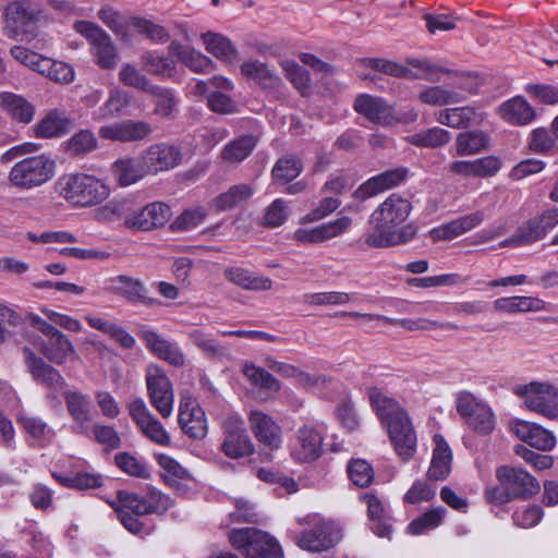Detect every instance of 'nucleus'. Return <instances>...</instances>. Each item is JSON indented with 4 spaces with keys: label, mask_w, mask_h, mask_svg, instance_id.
Instances as JSON below:
<instances>
[{
    "label": "nucleus",
    "mask_w": 558,
    "mask_h": 558,
    "mask_svg": "<svg viewBox=\"0 0 558 558\" xmlns=\"http://www.w3.org/2000/svg\"><path fill=\"white\" fill-rule=\"evenodd\" d=\"M367 396L376 415L387 427L397 453L404 461L409 460L415 452L416 434L408 413L396 399L389 397L380 388H368Z\"/></svg>",
    "instance_id": "1"
},
{
    "label": "nucleus",
    "mask_w": 558,
    "mask_h": 558,
    "mask_svg": "<svg viewBox=\"0 0 558 558\" xmlns=\"http://www.w3.org/2000/svg\"><path fill=\"white\" fill-rule=\"evenodd\" d=\"M412 210L411 203L398 194L388 196L371 215L373 230L365 242L371 247H389L410 240L404 230L397 228L403 223Z\"/></svg>",
    "instance_id": "2"
},
{
    "label": "nucleus",
    "mask_w": 558,
    "mask_h": 558,
    "mask_svg": "<svg viewBox=\"0 0 558 558\" xmlns=\"http://www.w3.org/2000/svg\"><path fill=\"white\" fill-rule=\"evenodd\" d=\"M54 186L61 197L78 207L95 206L109 196L108 186L86 173H65L57 180Z\"/></svg>",
    "instance_id": "3"
},
{
    "label": "nucleus",
    "mask_w": 558,
    "mask_h": 558,
    "mask_svg": "<svg viewBox=\"0 0 558 558\" xmlns=\"http://www.w3.org/2000/svg\"><path fill=\"white\" fill-rule=\"evenodd\" d=\"M229 542L245 558L283 557L279 543L267 532L258 529H234L229 533Z\"/></svg>",
    "instance_id": "4"
},
{
    "label": "nucleus",
    "mask_w": 558,
    "mask_h": 558,
    "mask_svg": "<svg viewBox=\"0 0 558 558\" xmlns=\"http://www.w3.org/2000/svg\"><path fill=\"white\" fill-rule=\"evenodd\" d=\"M56 171V162L41 154L17 161L10 170L9 182L22 190H31L50 181Z\"/></svg>",
    "instance_id": "5"
},
{
    "label": "nucleus",
    "mask_w": 558,
    "mask_h": 558,
    "mask_svg": "<svg viewBox=\"0 0 558 558\" xmlns=\"http://www.w3.org/2000/svg\"><path fill=\"white\" fill-rule=\"evenodd\" d=\"M354 110L366 118L368 121L389 126L399 122H414L417 119V112L411 110L404 118H399L392 105L385 98L361 94L355 98Z\"/></svg>",
    "instance_id": "6"
},
{
    "label": "nucleus",
    "mask_w": 558,
    "mask_h": 558,
    "mask_svg": "<svg viewBox=\"0 0 558 558\" xmlns=\"http://www.w3.org/2000/svg\"><path fill=\"white\" fill-rule=\"evenodd\" d=\"M515 393L524 399L529 410L549 420H558V388L554 385L532 381L518 387Z\"/></svg>",
    "instance_id": "7"
},
{
    "label": "nucleus",
    "mask_w": 558,
    "mask_h": 558,
    "mask_svg": "<svg viewBox=\"0 0 558 558\" xmlns=\"http://www.w3.org/2000/svg\"><path fill=\"white\" fill-rule=\"evenodd\" d=\"M312 527L303 531L296 544L308 551H325L336 546L342 538L341 529L332 521L314 515L310 519Z\"/></svg>",
    "instance_id": "8"
},
{
    "label": "nucleus",
    "mask_w": 558,
    "mask_h": 558,
    "mask_svg": "<svg viewBox=\"0 0 558 558\" xmlns=\"http://www.w3.org/2000/svg\"><path fill=\"white\" fill-rule=\"evenodd\" d=\"M146 387L151 405L159 414L168 418L173 410L174 393L170 379L157 365H148L146 369Z\"/></svg>",
    "instance_id": "9"
},
{
    "label": "nucleus",
    "mask_w": 558,
    "mask_h": 558,
    "mask_svg": "<svg viewBox=\"0 0 558 558\" xmlns=\"http://www.w3.org/2000/svg\"><path fill=\"white\" fill-rule=\"evenodd\" d=\"M457 411L480 434L487 435L495 428V416L490 408L468 391L459 393Z\"/></svg>",
    "instance_id": "10"
},
{
    "label": "nucleus",
    "mask_w": 558,
    "mask_h": 558,
    "mask_svg": "<svg viewBox=\"0 0 558 558\" xmlns=\"http://www.w3.org/2000/svg\"><path fill=\"white\" fill-rule=\"evenodd\" d=\"M223 440L220 450L230 459H241L254 452L243 421L239 416L227 417L222 422Z\"/></svg>",
    "instance_id": "11"
},
{
    "label": "nucleus",
    "mask_w": 558,
    "mask_h": 558,
    "mask_svg": "<svg viewBox=\"0 0 558 558\" xmlns=\"http://www.w3.org/2000/svg\"><path fill=\"white\" fill-rule=\"evenodd\" d=\"M171 208L162 202H153L126 213L123 223L135 231H150L163 227L171 218Z\"/></svg>",
    "instance_id": "12"
},
{
    "label": "nucleus",
    "mask_w": 558,
    "mask_h": 558,
    "mask_svg": "<svg viewBox=\"0 0 558 558\" xmlns=\"http://www.w3.org/2000/svg\"><path fill=\"white\" fill-rule=\"evenodd\" d=\"M27 368L33 379L48 389L47 398L58 401V392L66 387V383L60 372L35 355L29 349H24Z\"/></svg>",
    "instance_id": "13"
},
{
    "label": "nucleus",
    "mask_w": 558,
    "mask_h": 558,
    "mask_svg": "<svg viewBox=\"0 0 558 558\" xmlns=\"http://www.w3.org/2000/svg\"><path fill=\"white\" fill-rule=\"evenodd\" d=\"M36 20V10L29 1L21 0L9 3L4 10V34L19 39L32 32Z\"/></svg>",
    "instance_id": "14"
},
{
    "label": "nucleus",
    "mask_w": 558,
    "mask_h": 558,
    "mask_svg": "<svg viewBox=\"0 0 558 558\" xmlns=\"http://www.w3.org/2000/svg\"><path fill=\"white\" fill-rule=\"evenodd\" d=\"M499 484L506 485L514 499H529L538 494V481L520 468L509 465L499 466L496 471Z\"/></svg>",
    "instance_id": "15"
},
{
    "label": "nucleus",
    "mask_w": 558,
    "mask_h": 558,
    "mask_svg": "<svg viewBox=\"0 0 558 558\" xmlns=\"http://www.w3.org/2000/svg\"><path fill=\"white\" fill-rule=\"evenodd\" d=\"M129 413L140 430L153 442L169 446L171 437L162 424L150 413L143 399L137 398L129 404Z\"/></svg>",
    "instance_id": "16"
},
{
    "label": "nucleus",
    "mask_w": 558,
    "mask_h": 558,
    "mask_svg": "<svg viewBox=\"0 0 558 558\" xmlns=\"http://www.w3.org/2000/svg\"><path fill=\"white\" fill-rule=\"evenodd\" d=\"M322 453V433L313 425L300 427L291 445V457L301 463H308L317 460Z\"/></svg>",
    "instance_id": "17"
},
{
    "label": "nucleus",
    "mask_w": 558,
    "mask_h": 558,
    "mask_svg": "<svg viewBox=\"0 0 558 558\" xmlns=\"http://www.w3.org/2000/svg\"><path fill=\"white\" fill-rule=\"evenodd\" d=\"M106 290L131 303H141L146 306H154L159 303L157 299L148 295V289L141 279L128 275L109 278Z\"/></svg>",
    "instance_id": "18"
},
{
    "label": "nucleus",
    "mask_w": 558,
    "mask_h": 558,
    "mask_svg": "<svg viewBox=\"0 0 558 558\" xmlns=\"http://www.w3.org/2000/svg\"><path fill=\"white\" fill-rule=\"evenodd\" d=\"M63 398L66 410L73 420L72 432L88 436L93 420L90 397L80 391L68 390L64 392Z\"/></svg>",
    "instance_id": "19"
},
{
    "label": "nucleus",
    "mask_w": 558,
    "mask_h": 558,
    "mask_svg": "<svg viewBox=\"0 0 558 558\" xmlns=\"http://www.w3.org/2000/svg\"><path fill=\"white\" fill-rule=\"evenodd\" d=\"M151 131L150 124L145 121L123 120L100 126L98 134L104 140L126 143L143 141Z\"/></svg>",
    "instance_id": "20"
},
{
    "label": "nucleus",
    "mask_w": 558,
    "mask_h": 558,
    "mask_svg": "<svg viewBox=\"0 0 558 558\" xmlns=\"http://www.w3.org/2000/svg\"><path fill=\"white\" fill-rule=\"evenodd\" d=\"M141 158L147 173L155 174L177 167L181 161V153L177 147L161 143L149 146Z\"/></svg>",
    "instance_id": "21"
},
{
    "label": "nucleus",
    "mask_w": 558,
    "mask_h": 558,
    "mask_svg": "<svg viewBox=\"0 0 558 558\" xmlns=\"http://www.w3.org/2000/svg\"><path fill=\"white\" fill-rule=\"evenodd\" d=\"M407 174L405 168H396L372 177L355 190L354 197L363 201L396 187L405 180Z\"/></svg>",
    "instance_id": "22"
},
{
    "label": "nucleus",
    "mask_w": 558,
    "mask_h": 558,
    "mask_svg": "<svg viewBox=\"0 0 558 558\" xmlns=\"http://www.w3.org/2000/svg\"><path fill=\"white\" fill-rule=\"evenodd\" d=\"M178 421L184 434L191 438L202 439L207 434L205 413L193 400L181 401Z\"/></svg>",
    "instance_id": "23"
},
{
    "label": "nucleus",
    "mask_w": 558,
    "mask_h": 558,
    "mask_svg": "<svg viewBox=\"0 0 558 558\" xmlns=\"http://www.w3.org/2000/svg\"><path fill=\"white\" fill-rule=\"evenodd\" d=\"M518 438L542 451H550L556 446L554 434L538 424L515 421L511 427Z\"/></svg>",
    "instance_id": "24"
},
{
    "label": "nucleus",
    "mask_w": 558,
    "mask_h": 558,
    "mask_svg": "<svg viewBox=\"0 0 558 558\" xmlns=\"http://www.w3.org/2000/svg\"><path fill=\"white\" fill-rule=\"evenodd\" d=\"M140 338L146 347L159 359L167 361L173 366H183L185 356L175 342L162 338L153 330H142Z\"/></svg>",
    "instance_id": "25"
},
{
    "label": "nucleus",
    "mask_w": 558,
    "mask_h": 558,
    "mask_svg": "<svg viewBox=\"0 0 558 558\" xmlns=\"http://www.w3.org/2000/svg\"><path fill=\"white\" fill-rule=\"evenodd\" d=\"M248 421L259 442L270 449H278L281 446V429L269 415L260 411H252Z\"/></svg>",
    "instance_id": "26"
},
{
    "label": "nucleus",
    "mask_w": 558,
    "mask_h": 558,
    "mask_svg": "<svg viewBox=\"0 0 558 558\" xmlns=\"http://www.w3.org/2000/svg\"><path fill=\"white\" fill-rule=\"evenodd\" d=\"M73 126L70 116L60 109H53L34 125L33 132L37 138H52L66 134Z\"/></svg>",
    "instance_id": "27"
},
{
    "label": "nucleus",
    "mask_w": 558,
    "mask_h": 558,
    "mask_svg": "<svg viewBox=\"0 0 558 558\" xmlns=\"http://www.w3.org/2000/svg\"><path fill=\"white\" fill-rule=\"evenodd\" d=\"M493 305L495 312L511 315L546 310V302L542 299L524 295L499 298L494 301Z\"/></svg>",
    "instance_id": "28"
},
{
    "label": "nucleus",
    "mask_w": 558,
    "mask_h": 558,
    "mask_svg": "<svg viewBox=\"0 0 558 558\" xmlns=\"http://www.w3.org/2000/svg\"><path fill=\"white\" fill-rule=\"evenodd\" d=\"M0 107L19 123L28 124L35 116V107L23 96L11 92L0 93Z\"/></svg>",
    "instance_id": "29"
},
{
    "label": "nucleus",
    "mask_w": 558,
    "mask_h": 558,
    "mask_svg": "<svg viewBox=\"0 0 558 558\" xmlns=\"http://www.w3.org/2000/svg\"><path fill=\"white\" fill-rule=\"evenodd\" d=\"M435 448L427 476L433 481H444L451 470L452 453L441 435L434 437Z\"/></svg>",
    "instance_id": "30"
},
{
    "label": "nucleus",
    "mask_w": 558,
    "mask_h": 558,
    "mask_svg": "<svg viewBox=\"0 0 558 558\" xmlns=\"http://www.w3.org/2000/svg\"><path fill=\"white\" fill-rule=\"evenodd\" d=\"M502 120L513 125H525L535 118V111L530 104L520 96L502 102L498 108Z\"/></svg>",
    "instance_id": "31"
},
{
    "label": "nucleus",
    "mask_w": 558,
    "mask_h": 558,
    "mask_svg": "<svg viewBox=\"0 0 558 558\" xmlns=\"http://www.w3.org/2000/svg\"><path fill=\"white\" fill-rule=\"evenodd\" d=\"M435 120L452 129H468L481 121L475 108L470 106L439 110L435 113Z\"/></svg>",
    "instance_id": "32"
},
{
    "label": "nucleus",
    "mask_w": 558,
    "mask_h": 558,
    "mask_svg": "<svg viewBox=\"0 0 558 558\" xmlns=\"http://www.w3.org/2000/svg\"><path fill=\"white\" fill-rule=\"evenodd\" d=\"M223 275L230 282L245 290L264 291L272 287L270 278L257 276L242 267H228L225 269Z\"/></svg>",
    "instance_id": "33"
},
{
    "label": "nucleus",
    "mask_w": 558,
    "mask_h": 558,
    "mask_svg": "<svg viewBox=\"0 0 558 558\" xmlns=\"http://www.w3.org/2000/svg\"><path fill=\"white\" fill-rule=\"evenodd\" d=\"M489 136L480 130L465 131L457 135L454 142V155L473 156L488 148Z\"/></svg>",
    "instance_id": "34"
},
{
    "label": "nucleus",
    "mask_w": 558,
    "mask_h": 558,
    "mask_svg": "<svg viewBox=\"0 0 558 558\" xmlns=\"http://www.w3.org/2000/svg\"><path fill=\"white\" fill-rule=\"evenodd\" d=\"M112 171L121 186L132 185L148 174L142 158L119 159L113 163Z\"/></svg>",
    "instance_id": "35"
},
{
    "label": "nucleus",
    "mask_w": 558,
    "mask_h": 558,
    "mask_svg": "<svg viewBox=\"0 0 558 558\" xmlns=\"http://www.w3.org/2000/svg\"><path fill=\"white\" fill-rule=\"evenodd\" d=\"M39 350L51 363L58 365L63 364L69 355L75 352L72 342L62 332H58L46 342L43 341Z\"/></svg>",
    "instance_id": "36"
},
{
    "label": "nucleus",
    "mask_w": 558,
    "mask_h": 558,
    "mask_svg": "<svg viewBox=\"0 0 558 558\" xmlns=\"http://www.w3.org/2000/svg\"><path fill=\"white\" fill-rule=\"evenodd\" d=\"M241 73L255 80L264 88H276L281 80L267 64L258 60H248L241 65Z\"/></svg>",
    "instance_id": "37"
},
{
    "label": "nucleus",
    "mask_w": 558,
    "mask_h": 558,
    "mask_svg": "<svg viewBox=\"0 0 558 558\" xmlns=\"http://www.w3.org/2000/svg\"><path fill=\"white\" fill-rule=\"evenodd\" d=\"M206 50L217 59L231 63L236 59V49L227 37L208 32L202 35Z\"/></svg>",
    "instance_id": "38"
},
{
    "label": "nucleus",
    "mask_w": 558,
    "mask_h": 558,
    "mask_svg": "<svg viewBox=\"0 0 558 558\" xmlns=\"http://www.w3.org/2000/svg\"><path fill=\"white\" fill-rule=\"evenodd\" d=\"M451 133L448 130L434 126L422 130L407 137L408 143L416 147L439 148L451 141Z\"/></svg>",
    "instance_id": "39"
},
{
    "label": "nucleus",
    "mask_w": 558,
    "mask_h": 558,
    "mask_svg": "<svg viewBox=\"0 0 558 558\" xmlns=\"http://www.w3.org/2000/svg\"><path fill=\"white\" fill-rule=\"evenodd\" d=\"M257 138L244 135L228 143L221 150V158L228 163H238L246 159L254 150Z\"/></svg>",
    "instance_id": "40"
},
{
    "label": "nucleus",
    "mask_w": 558,
    "mask_h": 558,
    "mask_svg": "<svg viewBox=\"0 0 558 558\" xmlns=\"http://www.w3.org/2000/svg\"><path fill=\"white\" fill-rule=\"evenodd\" d=\"M143 69L157 77L170 78L175 72V63L172 59L157 53L156 51H147L142 58Z\"/></svg>",
    "instance_id": "41"
},
{
    "label": "nucleus",
    "mask_w": 558,
    "mask_h": 558,
    "mask_svg": "<svg viewBox=\"0 0 558 558\" xmlns=\"http://www.w3.org/2000/svg\"><path fill=\"white\" fill-rule=\"evenodd\" d=\"M253 194L254 189L252 185L246 183L235 184L227 192L218 195L213 204L217 211H226L248 199Z\"/></svg>",
    "instance_id": "42"
},
{
    "label": "nucleus",
    "mask_w": 558,
    "mask_h": 558,
    "mask_svg": "<svg viewBox=\"0 0 558 558\" xmlns=\"http://www.w3.org/2000/svg\"><path fill=\"white\" fill-rule=\"evenodd\" d=\"M362 499L367 505L368 518L374 522L373 531L380 537H389L391 526L383 521L385 508L381 500L372 493H365Z\"/></svg>",
    "instance_id": "43"
},
{
    "label": "nucleus",
    "mask_w": 558,
    "mask_h": 558,
    "mask_svg": "<svg viewBox=\"0 0 558 558\" xmlns=\"http://www.w3.org/2000/svg\"><path fill=\"white\" fill-rule=\"evenodd\" d=\"M417 97L421 102L437 107L457 104L463 100L460 93L446 89L438 85L425 87L420 92Z\"/></svg>",
    "instance_id": "44"
},
{
    "label": "nucleus",
    "mask_w": 558,
    "mask_h": 558,
    "mask_svg": "<svg viewBox=\"0 0 558 558\" xmlns=\"http://www.w3.org/2000/svg\"><path fill=\"white\" fill-rule=\"evenodd\" d=\"M361 63L366 68L397 78H415L418 76L413 74V70L407 65L381 58H364Z\"/></svg>",
    "instance_id": "45"
},
{
    "label": "nucleus",
    "mask_w": 558,
    "mask_h": 558,
    "mask_svg": "<svg viewBox=\"0 0 558 558\" xmlns=\"http://www.w3.org/2000/svg\"><path fill=\"white\" fill-rule=\"evenodd\" d=\"M243 374L253 386L259 389L278 392L281 388L280 383L269 372L253 363H246L243 366Z\"/></svg>",
    "instance_id": "46"
},
{
    "label": "nucleus",
    "mask_w": 558,
    "mask_h": 558,
    "mask_svg": "<svg viewBox=\"0 0 558 558\" xmlns=\"http://www.w3.org/2000/svg\"><path fill=\"white\" fill-rule=\"evenodd\" d=\"M155 98V113L162 118H171L177 110L178 99L173 92L158 86L153 85L147 92Z\"/></svg>",
    "instance_id": "47"
},
{
    "label": "nucleus",
    "mask_w": 558,
    "mask_h": 558,
    "mask_svg": "<svg viewBox=\"0 0 558 558\" xmlns=\"http://www.w3.org/2000/svg\"><path fill=\"white\" fill-rule=\"evenodd\" d=\"M130 105L128 93L120 88H112L108 99L98 109V119H111L119 116Z\"/></svg>",
    "instance_id": "48"
},
{
    "label": "nucleus",
    "mask_w": 558,
    "mask_h": 558,
    "mask_svg": "<svg viewBox=\"0 0 558 558\" xmlns=\"http://www.w3.org/2000/svg\"><path fill=\"white\" fill-rule=\"evenodd\" d=\"M129 25L132 27L131 31L137 32L155 44H163L169 40L168 32L154 22L142 19V17H130Z\"/></svg>",
    "instance_id": "49"
},
{
    "label": "nucleus",
    "mask_w": 558,
    "mask_h": 558,
    "mask_svg": "<svg viewBox=\"0 0 558 558\" xmlns=\"http://www.w3.org/2000/svg\"><path fill=\"white\" fill-rule=\"evenodd\" d=\"M347 470L349 478L357 487L365 488L368 487L374 482V469L364 459L350 460Z\"/></svg>",
    "instance_id": "50"
},
{
    "label": "nucleus",
    "mask_w": 558,
    "mask_h": 558,
    "mask_svg": "<svg viewBox=\"0 0 558 558\" xmlns=\"http://www.w3.org/2000/svg\"><path fill=\"white\" fill-rule=\"evenodd\" d=\"M446 513V509L442 507L432 509L421 517L414 519L409 525L408 531L412 535H420L428 530L437 527Z\"/></svg>",
    "instance_id": "51"
},
{
    "label": "nucleus",
    "mask_w": 558,
    "mask_h": 558,
    "mask_svg": "<svg viewBox=\"0 0 558 558\" xmlns=\"http://www.w3.org/2000/svg\"><path fill=\"white\" fill-rule=\"evenodd\" d=\"M408 68L413 70V74L418 75L414 80H426L429 82H437L438 73H448L449 70L433 63L428 59H407L405 64Z\"/></svg>",
    "instance_id": "52"
},
{
    "label": "nucleus",
    "mask_w": 558,
    "mask_h": 558,
    "mask_svg": "<svg viewBox=\"0 0 558 558\" xmlns=\"http://www.w3.org/2000/svg\"><path fill=\"white\" fill-rule=\"evenodd\" d=\"M192 342L209 357H219L226 354V348L216 341L211 335L202 329H193L189 332Z\"/></svg>",
    "instance_id": "53"
},
{
    "label": "nucleus",
    "mask_w": 558,
    "mask_h": 558,
    "mask_svg": "<svg viewBox=\"0 0 558 558\" xmlns=\"http://www.w3.org/2000/svg\"><path fill=\"white\" fill-rule=\"evenodd\" d=\"M97 147L95 134L89 130H81L68 142L65 150L68 154L77 156L93 151Z\"/></svg>",
    "instance_id": "54"
},
{
    "label": "nucleus",
    "mask_w": 558,
    "mask_h": 558,
    "mask_svg": "<svg viewBox=\"0 0 558 558\" xmlns=\"http://www.w3.org/2000/svg\"><path fill=\"white\" fill-rule=\"evenodd\" d=\"M545 236L544 227L536 216L521 223L515 230V241L523 245H531Z\"/></svg>",
    "instance_id": "55"
},
{
    "label": "nucleus",
    "mask_w": 558,
    "mask_h": 558,
    "mask_svg": "<svg viewBox=\"0 0 558 558\" xmlns=\"http://www.w3.org/2000/svg\"><path fill=\"white\" fill-rule=\"evenodd\" d=\"M302 162L294 157L279 159L272 168V177L282 183H288L300 175L302 172Z\"/></svg>",
    "instance_id": "56"
},
{
    "label": "nucleus",
    "mask_w": 558,
    "mask_h": 558,
    "mask_svg": "<svg viewBox=\"0 0 558 558\" xmlns=\"http://www.w3.org/2000/svg\"><path fill=\"white\" fill-rule=\"evenodd\" d=\"M266 365L271 371L278 373L279 375L287 378H299L300 383L304 385H316L317 378L308 375L307 373L302 372L300 368L292 364H288L284 362L276 361L272 357L266 359Z\"/></svg>",
    "instance_id": "57"
},
{
    "label": "nucleus",
    "mask_w": 558,
    "mask_h": 558,
    "mask_svg": "<svg viewBox=\"0 0 558 558\" xmlns=\"http://www.w3.org/2000/svg\"><path fill=\"white\" fill-rule=\"evenodd\" d=\"M97 64L102 69H113L117 65L118 53L109 35L93 46Z\"/></svg>",
    "instance_id": "58"
},
{
    "label": "nucleus",
    "mask_w": 558,
    "mask_h": 558,
    "mask_svg": "<svg viewBox=\"0 0 558 558\" xmlns=\"http://www.w3.org/2000/svg\"><path fill=\"white\" fill-rule=\"evenodd\" d=\"M40 74L57 83H71L74 80V70L70 64L50 58L44 62Z\"/></svg>",
    "instance_id": "59"
},
{
    "label": "nucleus",
    "mask_w": 558,
    "mask_h": 558,
    "mask_svg": "<svg viewBox=\"0 0 558 558\" xmlns=\"http://www.w3.org/2000/svg\"><path fill=\"white\" fill-rule=\"evenodd\" d=\"M116 464L126 474L140 478L149 477V471L142 460L129 452H120L114 457Z\"/></svg>",
    "instance_id": "60"
},
{
    "label": "nucleus",
    "mask_w": 558,
    "mask_h": 558,
    "mask_svg": "<svg viewBox=\"0 0 558 558\" xmlns=\"http://www.w3.org/2000/svg\"><path fill=\"white\" fill-rule=\"evenodd\" d=\"M120 506L116 510H124L135 515L148 514L145 496L135 493L120 490L118 493Z\"/></svg>",
    "instance_id": "61"
},
{
    "label": "nucleus",
    "mask_w": 558,
    "mask_h": 558,
    "mask_svg": "<svg viewBox=\"0 0 558 558\" xmlns=\"http://www.w3.org/2000/svg\"><path fill=\"white\" fill-rule=\"evenodd\" d=\"M119 80L126 86H131L146 93L153 86L149 80L130 63L122 65L119 72Z\"/></svg>",
    "instance_id": "62"
},
{
    "label": "nucleus",
    "mask_w": 558,
    "mask_h": 558,
    "mask_svg": "<svg viewBox=\"0 0 558 558\" xmlns=\"http://www.w3.org/2000/svg\"><path fill=\"white\" fill-rule=\"evenodd\" d=\"M10 52L11 56L20 63L35 72H38L39 74L43 73V64L45 61H47L48 57H44L22 46L12 47Z\"/></svg>",
    "instance_id": "63"
},
{
    "label": "nucleus",
    "mask_w": 558,
    "mask_h": 558,
    "mask_svg": "<svg viewBox=\"0 0 558 558\" xmlns=\"http://www.w3.org/2000/svg\"><path fill=\"white\" fill-rule=\"evenodd\" d=\"M99 19L118 36L123 40H128L131 26L129 25V19H122L120 14L112 9H102L99 11Z\"/></svg>",
    "instance_id": "64"
}]
</instances>
